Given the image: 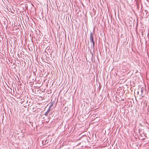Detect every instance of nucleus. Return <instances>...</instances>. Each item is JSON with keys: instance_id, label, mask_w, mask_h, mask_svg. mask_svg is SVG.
I'll return each mask as SVG.
<instances>
[{"instance_id": "20e7f679", "label": "nucleus", "mask_w": 149, "mask_h": 149, "mask_svg": "<svg viewBox=\"0 0 149 149\" xmlns=\"http://www.w3.org/2000/svg\"><path fill=\"white\" fill-rule=\"evenodd\" d=\"M90 37H93V36L92 35V33H90Z\"/></svg>"}, {"instance_id": "f03ea898", "label": "nucleus", "mask_w": 149, "mask_h": 149, "mask_svg": "<svg viewBox=\"0 0 149 149\" xmlns=\"http://www.w3.org/2000/svg\"><path fill=\"white\" fill-rule=\"evenodd\" d=\"M91 42H92L93 45L94 46V42L93 41V38H90Z\"/></svg>"}, {"instance_id": "f257e3e1", "label": "nucleus", "mask_w": 149, "mask_h": 149, "mask_svg": "<svg viewBox=\"0 0 149 149\" xmlns=\"http://www.w3.org/2000/svg\"><path fill=\"white\" fill-rule=\"evenodd\" d=\"M144 91V88L143 87H141V88L139 89V91H138V93L139 94V92H141V95L142 97H143V93Z\"/></svg>"}, {"instance_id": "39448f33", "label": "nucleus", "mask_w": 149, "mask_h": 149, "mask_svg": "<svg viewBox=\"0 0 149 149\" xmlns=\"http://www.w3.org/2000/svg\"><path fill=\"white\" fill-rule=\"evenodd\" d=\"M104 40H105V39Z\"/></svg>"}, {"instance_id": "7ed1b4c3", "label": "nucleus", "mask_w": 149, "mask_h": 149, "mask_svg": "<svg viewBox=\"0 0 149 149\" xmlns=\"http://www.w3.org/2000/svg\"><path fill=\"white\" fill-rule=\"evenodd\" d=\"M49 111V109L48 110L46 113H45V115H46L47 114H48Z\"/></svg>"}]
</instances>
